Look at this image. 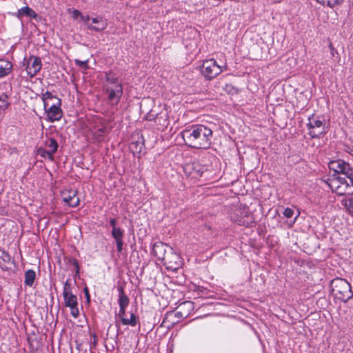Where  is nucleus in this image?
I'll return each instance as SVG.
<instances>
[{"instance_id":"1","label":"nucleus","mask_w":353,"mask_h":353,"mask_svg":"<svg viewBox=\"0 0 353 353\" xmlns=\"http://www.w3.org/2000/svg\"><path fill=\"white\" fill-rule=\"evenodd\" d=\"M212 130L206 125H193L181 134L186 145L195 149H208L212 144Z\"/></svg>"},{"instance_id":"2","label":"nucleus","mask_w":353,"mask_h":353,"mask_svg":"<svg viewBox=\"0 0 353 353\" xmlns=\"http://www.w3.org/2000/svg\"><path fill=\"white\" fill-rule=\"evenodd\" d=\"M330 288L334 297L344 303L353 297L350 284L341 278H336L331 281Z\"/></svg>"},{"instance_id":"3","label":"nucleus","mask_w":353,"mask_h":353,"mask_svg":"<svg viewBox=\"0 0 353 353\" xmlns=\"http://www.w3.org/2000/svg\"><path fill=\"white\" fill-rule=\"evenodd\" d=\"M307 128L309 130L308 134L312 139L320 138L325 135L328 130V128L325 125V119L316 117L314 114L309 117Z\"/></svg>"},{"instance_id":"4","label":"nucleus","mask_w":353,"mask_h":353,"mask_svg":"<svg viewBox=\"0 0 353 353\" xmlns=\"http://www.w3.org/2000/svg\"><path fill=\"white\" fill-rule=\"evenodd\" d=\"M231 219L239 225L248 227L254 223V218L248 208L240 206L231 215Z\"/></svg>"},{"instance_id":"5","label":"nucleus","mask_w":353,"mask_h":353,"mask_svg":"<svg viewBox=\"0 0 353 353\" xmlns=\"http://www.w3.org/2000/svg\"><path fill=\"white\" fill-rule=\"evenodd\" d=\"M223 71V67L218 65L214 59L203 61L201 68L202 75L208 80H212Z\"/></svg>"},{"instance_id":"6","label":"nucleus","mask_w":353,"mask_h":353,"mask_svg":"<svg viewBox=\"0 0 353 353\" xmlns=\"http://www.w3.org/2000/svg\"><path fill=\"white\" fill-rule=\"evenodd\" d=\"M328 167L330 170L334 172L333 174H343L347 179H351L353 181V169L350 165L342 159H337L330 161L328 163Z\"/></svg>"},{"instance_id":"7","label":"nucleus","mask_w":353,"mask_h":353,"mask_svg":"<svg viewBox=\"0 0 353 353\" xmlns=\"http://www.w3.org/2000/svg\"><path fill=\"white\" fill-rule=\"evenodd\" d=\"M168 270H176L181 267V261L180 256L174 252L173 248L168 249L165 259L161 261Z\"/></svg>"},{"instance_id":"8","label":"nucleus","mask_w":353,"mask_h":353,"mask_svg":"<svg viewBox=\"0 0 353 353\" xmlns=\"http://www.w3.org/2000/svg\"><path fill=\"white\" fill-rule=\"evenodd\" d=\"M61 99H56L52 104L44 108L45 112L47 113L48 120L51 122L59 121L62 117V110L61 109Z\"/></svg>"},{"instance_id":"9","label":"nucleus","mask_w":353,"mask_h":353,"mask_svg":"<svg viewBox=\"0 0 353 353\" xmlns=\"http://www.w3.org/2000/svg\"><path fill=\"white\" fill-rule=\"evenodd\" d=\"M108 94V101L111 105H117L123 95V88L121 84L116 85L114 88L106 89Z\"/></svg>"},{"instance_id":"10","label":"nucleus","mask_w":353,"mask_h":353,"mask_svg":"<svg viewBox=\"0 0 353 353\" xmlns=\"http://www.w3.org/2000/svg\"><path fill=\"white\" fill-rule=\"evenodd\" d=\"M193 308L194 306L192 301L183 302L178 306L176 308L177 310L174 313V316L179 319H185L190 314V312L193 310Z\"/></svg>"},{"instance_id":"11","label":"nucleus","mask_w":353,"mask_h":353,"mask_svg":"<svg viewBox=\"0 0 353 353\" xmlns=\"http://www.w3.org/2000/svg\"><path fill=\"white\" fill-rule=\"evenodd\" d=\"M41 68V61L39 57H31L28 61L26 71L30 77H34Z\"/></svg>"},{"instance_id":"12","label":"nucleus","mask_w":353,"mask_h":353,"mask_svg":"<svg viewBox=\"0 0 353 353\" xmlns=\"http://www.w3.org/2000/svg\"><path fill=\"white\" fill-rule=\"evenodd\" d=\"M77 190H65L62 192L63 201L70 207H77L79 203Z\"/></svg>"},{"instance_id":"13","label":"nucleus","mask_w":353,"mask_h":353,"mask_svg":"<svg viewBox=\"0 0 353 353\" xmlns=\"http://www.w3.org/2000/svg\"><path fill=\"white\" fill-rule=\"evenodd\" d=\"M172 247L162 242H157L153 245L152 252L158 260L162 261L163 259H165V256L168 252V249H170Z\"/></svg>"},{"instance_id":"14","label":"nucleus","mask_w":353,"mask_h":353,"mask_svg":"<svg viewBox=\"0 0 353 353\" xmlns=\"http://www.w3.org/2000/svg\"><path fill=\"white\" fill-rule=\"evenodd\" d=\"M111 234L114 239L115 240L117 250L118 252H121L123 250V236H124V231L120 228L112 229Z\"/></svg>"},{"instance_id":"15","label":"nucleus","mask_w":353,"mask_h":353,"mask_svg":"<svg viewBox=\"0 0 353 353\" xmlns=\"http://www.w3.org/2000/svg\"><path fill=\"white\" fill-rule=\"evenodd\" d=\"M14 264V260L9 253L0 248V268L3 270L10 268V265Z\"/></svg>"},{"instance_id":"16","label":"nucleus","mask_w":353,"mask_h":353,"mask_svg":"<svg viewBox=\"0 0 353 353\" xmlns=\"http://www.w3.org/2000/svg\"><path fill=\"white\" fill-rule=\"evenodd\" d=\"M92 22L95 25L90 24L88 26V28L95 32L103 31L108 26L105 21H104L101 17L92 18Z\"/></svg>"},{"instance_id":"17","label":"nucleus","mask_w":353,"mask_h":353,"mask_svg":"<svg viewBox=\"0 0 353 353\" xmlns=\"http://www.w3.org/2000/svg\"><path fill=\"white\" fill-rule=\"evenodd\" d=\"M23 16L28 17L31 19H36L37 14L30 7L25 6L18 10L17 17L19 19L22 18Z\"/></svg>"},{"instance_id":"18","label":"nucleus","mask_w":353,"mask_h":353,"mask_svg":"<svg viewBox=\"0 0 353 353\" xmlns=\"http://www.w3.org/2000/svg\"><path fill=\"white\" fill-rule=\"evenodd\" d=\"M12 70V64L3 59H0V78L9 74Z\"/></svg>"},{"instance_id":"19","label":"nucleus","mask_w":353,"mask_h":353,"mask_svg":"<svg viewBox=\"0 0 353 353\" xmlns=\"http://www.w3.org/2000/svg\"><path fill=\"white\" fill-rule=\"evenodd\" d=\"M63 295L65 301V305L66 307H70L73 306H77V297L72 292L68 294V292H63Z\"/></svg>"},{"instance_id":"20","label":"nucleus","mask_w":353,"mask_h":353,"mask_svg":"<svg viewBox=\"0 0 353 353\" xmlns=\"http://www.w3.org/2000/svg\"><path fill=\"white\" fill-rule=\"evenodd\" d=\"M119 294V307H127L130 303V299L128 296L125 294L122 286L118 287Z\"/></svg>"},{"instance_id":"21","label":"nucleus","mask_w":353,"mask_h":353,"mask_svg":"<svg viewBox=\"0 0 353 353\" xmlns=\"http://www.w3.org/2000/svg\"><path fill=\"white\" fill-rule=\"evenodd\" d=\"M36 277V273L33 270H28L25 272L24 283L28 286H32Z\"/></svg>"},{"instance_id":"22","label":"nucleus","mask_w":353,"mask_h":353,"mask_svg":"<svg viewBox=\"0 0 353 353\" xmlns=\"http://www.w3.org/2000/svg\"><path fill=\"white\" fill-rule=\"evenodd\" d=\"M144 143L139 141H132L130 144V149L134 154H141L144 149Z\"/></svg>"},{"instance_id":"23","label":"nucleus","mask_w":353,"mask_h":353,"mask_svg":"<svg viewBox=\"0 0 353 353\" xmlns=\"http://www.w3.org/2000/svg\"><path fill=\"white\" fill-rule=\"evenodd\" d=\"M56 99H59V98L54 96L49 91H46L45 93L42 94V101L43 102L44 108H46L47 106L50 105V101H56Z\"/></svg>"},{"instance_id":"24","label":"nucleus","mask_w":353,"mask_h":353,"mask_svg":"<svg viewBox=\"0 0 353 353\" xmlns=\"http://www.w3.org/2000/svg\"><path fill=\"white\" fill-rule=\"evenodd\" d=\"M163 112L157 113L154 110H151L145 116V118L148 121H154L156 123H160V119H161Z\"/></svg>"},{"instance_id":"25","label":"nucleus","mask_w":353,"mask_h":353,"mask_svg":"<svg viewBox=\"0 0 353 353\" xmlns=\"http://www.w3.org/2000/svg\"><path fill=\"white\" fill-rule=\"evenodd\" d=\"M46 146L49 148L51 153H56L59 147L58 143L54 138H49L46 141Z\"/></svg>"},{"instance_id":"26","label":"nucleus","mask_w":353,"mask_h":353,"mask_svg":"<svg viewBox=\"0 0 353 353\" xmlns=\"http://www.w3.org/2000/svg\"><path fill=\"white\" fill-rule=\"evenodd\" d=\"M105 79L107 82L114 84L115 85L117 84H121L119 83L118 78L116 77L115 74L112 72V71H108L105 72Z\"/></svg>"},{"instance_id":"27","label":"nucleus","mask_w":353,"mask_h":353,"mask_svg":"<svg viewBox=\"0 0 353 353\" xmlns=\"http://www.w3.org/2000/svg\"><path fill=\"white\" fill-rule=\"evenodd\" d=\"M341 203L346 208L349 214L353 216V197L343 199Z\"/></svg>"},{"instance_id":"28","label":"nucleus","mask_w":353,"mask_h":353,"mask_svg":"<svg viewBox=\"0 0 353 353\" xmlns=\"http://www.w3.org/2000/svg\"><path fill=\"white\" fill-rule=\"evenodd\" d=\"M121 322L125 325L135 326L137 323V317L134 313H131L130 319L122 318Z\"/></svg>"},{"instance_id":"29","label":"nucleus","mask_w":353,"mask_h":353,"mask_svg":"<svg viewBox=\"0 0 353 353\" xmlns=\"http://www.w3.org/2000/svg\"><path fill=\"white\" fill-rule=\"evenodd\" d=\"M322 5H326L330 8H334L336 5L341 4L343 0H316Z\"/></svg>"},{"instance_id":"30","label":"nucleus","mask_w":353,"mask_h":353,"mask_svg":"<svg viewBox=\"0 0 353 353\" xmlns=\"http://www.w3.org/2000/svg\"><path fill=\"white\" fill-rule=\"evenodd\" d=\"M38 153L41 157H43L44 158H48L50 161H53L54 160V157H53L54 153H51V151H50V150H45V149H43V148H40L38 150Z\"/></svg>"},{"instance_id":"31","label":"nucleus","mask_w":353,"mask_h":353,"mask_svg":"<svg viewBox=\"0 0 353 353\" xmlns=\"http://www.w3.org/2000/svg\"><path fill=\"white\" fill-rule=\"evenodd\" d=\"M8 97L6 94H2L0 96V110L3 111L8 107Z\"/></svg>"},{"instance_id":"32","label":"nucleus","mask_w":353,"mask_h":353,"mask_svg":"<svg viewBox=\"0 0 353 353\" xmlns=\"http://www.w3.org/2000/svg\"><path fill=\"white\" fill-rule=\"evenodd\" d=\"M74 63L76 64V65L79 66V68H83V70H87L88 69V60H85V61H81L79 59H74Z\"/></svg>"},{"instance_id":"33","label":"nucleus","mask_w":353,"mask_h":353,"mask_svg":"<svg viewBox=\"0 0 353 353\" xmlns=\"http://www.w3.org/2000/svg\"><path fill=\"white\" fill-rule=\"evenodd\" d=\"M68 263L72 264L74 265V267L75 268L76 275H79L80 268H79V264L78 261L73 257L68 258Z\"/></svg>"},{"instance_id":"34","label":"nucleus","mask_w":353,"mask_h":353,"mask_svg":"<svg viewBox=\"0 0 353 353\" xmlns=\"http://www.w3.org/2000/svg\"><path fill=\"white\" fill-rule=\"evenodd\" d=\"M293 214L294 210L292 208H287L283 211V215L288 219L292 217Z\"/></svg>"},{"instance_id":"35","label":"nucleus","mask_w":353,"mask_h":353,"mask_svg":"<svg viewBox=\"0 0 353 353\" xmlns=\"http://www.w3.org/2000/svg\"><path fill=\"white\" fill-rule=\"evenodd\" d=\"M70 314L74 318H77L79 314V311L77 306L70 307Z\"/></svg>"},{"instance_id":"36","label":"nucleus","mask_w":353,"mask_h":353,"mask_svg":"<svg viewBox=\"0 0 353 353\" xmlns=\"http://www.w3.org/2000/svg\"><path fill=\"white\" fill-rule=\"evenodd\" d=\"M68 292V294L71 293V287L70 283H69V279H68L64 283L63 292Z\"/></svg>"},{"instance_id":"37","label":"nucleus","mask_w":353,"mask_h":353,"mask_svg":"<svg viewBox=\"0 0 353 353\" xmlns=\"http://www.w3.org/2000/svg\"><path fill=\"white\" fill-rule=\"evenodd\" d=\"M328 47H329V48L330 50V53H331V55L332 57H335V54H338V52L334 48V46H333L332 42H330Z\"/></svg>"},{"instance_id":"38","label":"nucleus","mask_w":353,"mask_h":353,"mask_svg":"<svg viewBox=\"0 0 353 353\" xmlns=\"http://www.w3.org/2000/svg\"><path fill=\"white\" fill-rule=\"evenodd\" d=\"M125 310H126V307H119V312L118 315L121 317V319L122 318H125L124 316L125 315Z\"/></svg>"},{"instance_id":"39","label":"nucleus","mask_w":353,"mask_h":353,"mask_svg":"<svg viewBox=\"0 0 353 353\" xmlns=\"http://www.w3.org/2000/svg\"><path fill=\"white\" fill-rule=\"evenodd\" d=\"M81 19L82 21H83L88 26L90 25L89 21L90 20V18L88 15H86V16L81 15Z\"/></svg>"},{"instance_id":"40","label":"nucleus","mask_w":353,"mask_h":353,"mask_svg":"<svg viewBox=\"0 0 353 353\" xmlns=\"http://www.w3.org/2000/svg\"><path fill=\"white\" fill-rule=\"evenodd\" d=\"M83 292H84L85 296L86 297L87 302L89 303L90 301V296L89 294L88 288L87 287H85L83 289Z\"/></svg>"},{"instance_id":"41","label":"nucleus","mask_w":353,"mask_h":353,"mask_svg":"<svg viewBox=\"0 0 353 353\" xmlns=\"http://www.w3.org/2000/svg\"><path fill=\"white\" fill-rule=\"evenodd\" d=\"M81 12L78 10H74L72 12V17L74 19H77L79 17H81Z\"/></svg>"},{"instance_id":"42","label":"nucleus","mask_w":353,"mask_h":353,"mask_svg":"<svg viewBox=\"0 0 353 353\" xmlns=\"http://www.w3.org/2000/svg\"><path fill=\"white\" fill-rule=\"evenodd\" d=\"M110 225H111L112 229L118 228V227H117V220L115 219H111L110 220Z\"/></svg>"},{"instance_id":"43","label":"nucleus","mask_w":353,"mask_h":353,"mask_svg":"<svg viewBox=\"0 0 353 353\" xmlns=\"http://www.w3.org/2000/svg\"><path fill=\"white\" fill-rule=\"evenodd\" d=\"M105 131H106V128H101L98 130V132L100 133L99 134L100 136L102 135L103 133H105Z\"/></svg>"},{"instance_id":"44","label":"nucleus","mask_w":353,"mask_h":353,"mask_svg":"<svg viewBox=\"0 0 353 353\" xmlns=\"http://www.w3.org/2000/svg\"><path fill=\"white\" fill-rule=\"evenodd\" d=\"M116 327H117V336H119V329H120V325H119V323H117V322H116Z\"/></svg>"},{"instance_id":"45","label":"nucleus","mask_w":353,"mask_h":353,"mask_svg":"<svg viewBox=\"0 0 353 353\" xmlns=\"http://www.w3.org/2000/svg\"><path fill=\"white\" fill-rule=\"evenodd\" d=\"M299 216V212H298V214L294 218V223L295 222V221L296 220V219L298 218Z\"/></svg>"},{"instance_id":"46","label":"nucleus","mask_w":353,"mask_h":353,"mask_svg":"<svg viewBox=\"0 0 353 353\" xmlns=\"http://www.w3.org/2000/svg\"><path fill=\"white\" fill-rule=\"evenodd\" d=\"M188 310V307H184L183 308V311H187Z\"/></svg>"},{"instance_id":"47","label":"nucleus","mask_w":353,"mask_h":353,"mask_svg":"<svg viewBox=\"0 0 353 353\" xmlns=\"http://www.w3.org/2000/svg\"><path fill=\"white\" fill-rule=\"evenodd\" d=\"M54 101H50V103L52 104Z\"/></svg>"},{"instance_id":"48","label":"nucleus","mask_w":353,"mask_h":353,"mask_svg":"<svg viewBox=\"0 0 353 353\" xmlns=\"http://www.w3.org/2000/svg\"><path fill=\"white\" fill-rule=\"evenodd\" d=\"M112 325H110L108 327V330L111 328Z\"/></svg>"}]
</instances>
